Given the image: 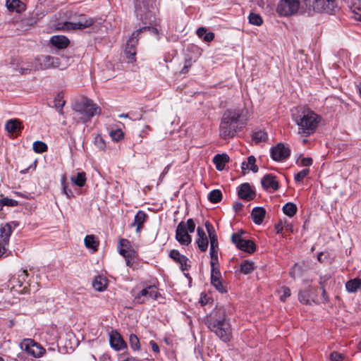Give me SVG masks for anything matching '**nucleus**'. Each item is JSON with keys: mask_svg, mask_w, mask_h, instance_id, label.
<instances>
[{"mask_svg": "<svg viewBox=\"0 0 361 361\" xmlns=\"http://www.w3.org/2000/svg\"><path fill=\"white\" fill-rule=\"evenodd\" d=\"M267 134L265 132L262 131V130L257 131V132L255 133V134L253 135V139L257 142L264 141L267 140Z\"/></svg>", "mask_w": 361, "mask_h": 361, "instance_id": "obj_44", "label": "nucleus"}, {"mask_svg": "<svg viewBox=\"0 0 361 361\" xmlns=\"http://www.w3.org/2000/svg\"><path fill=\"white\" fill-rule=\"evenodd\" d=\"M249 23L255 25H261L263 23L262 17L257 13H251L248 17Z\"/></svg>", "mask_w": 361, "mask_h": 361, "instance_id": "obj_40", "label": "nucleus"}, {"mask_svg": "<svg viewBox=\"0 0 361 361\" xmlns=\"http://www.w3.org/2000/svg\"><path fill=\"white\" fill-rule=\"evenodd\" d=\"M352 13L354 14L353 18L355 20H361V5L356 2H353L350 6Z\"/></svg>", "mask_w": 361, "mask_h": 361, "instance_id": "obj_38", "label": "nucleus"}, {"mask_svg": "<svg viewBox=\"0 0 361 361\" xmlns=\"http://www.w3.org/2000/svg\"><path fill=\"white\" fill-rule=\"evenodd\" d=\"M36 61L39 63V68L42 70L59 68L60 66L59 59L49 55L38 56Z\"/></svg>", "mask_w": 361, "mask_h": 361, "instance_id": "obj_15", "label": "nucleus"}, {"mask_svg": "<svg viewBox=\"0 0 361 361\" xmlns=\"http://www.w3.org/2000/svg\"><path fill=\"white\" fill-rule=\"evenodd\" d=\"M197 233L198 237L196 240V243L197 244L198 248L201 252H205L207 250L209 244V241L206 235V233L204 231L203 228L201 227H197Z\"/></svg>", "mask_w": 361, "mask_h": 361, "instance_id": "obj_19", "label": "nucleus"}, {"mask_svg": "<svg viewBox=\"0 0 361 361\" xmlns=\"http://www.w3.org/2000/svg\"><path fill=\"white\" fill-rule=\"evenodd\" d=\"M282 209L283 213L290 217L293 216L297 212V207L292 202L285 204Z\"/></svg>", "mask_w": 361, "mask_h": 361, "instance_id": "obj_34", "label": "nucleus"}, {"mask_svg": "<svg viewBox=\"0 0 361 361\" xmlns=\"http://www.w3.org/2000/svg\"><path fill=\"white\" fill-rule=\"evenodd\" d=\"M50 42L53 46L59 49H64L67 47L70 43L69 39L63 35H55L51 37Z\"/></svg>", "mask_w": 361, "mask_h": 361, "instance_id": "obj_24", "label": "nucleus"}, {"mask_svg": "<svg viewBox=\"0 0 361 361\" xmlns=\"http://www.w3.org/2000/svg\"><path fill=\"white\" fill-rule=\"evenodd\" d=\"M64 104H65V101L61 100V99H57V98L55 99V105L54 106H55L56 109L63 108Z\"/></svg>", "mask_w": 361, "mask_h": 361, "instance_id": "obj_61", "label": "nucleus"}, {"mask_svg": "<svg viewBox=\"0 0 361 361\" xmlns=\"http://www.w3.org/2000/svg\"><path fill=\"white\" fill-rule=\"evenodd\" d=\"M94 21L92 18L87 16L80 14L78 16L73 17L70 22L64 23V29L66 30H82L89 27L93 24Z\"/></svg>", "mask_w": 361, "mask_h": 361, "instance_id": "obj_10", "label": "nucleus"}, {"mask_svg": "<svg viewBox=\"0 0 361 361\" xmlns=\"http://www.w3.org/2000/svg\"><path fill=\"white\" fill-rule=\"evenodd\" d=\"M298 0H281L277 5L276 11L281 16L295 14L300 8Z\"/></svg>", "mask_w": 361, "mask_h": 361, "instance_id": "obj_7", "label": "nucleus"}, {"mask_svg": "<svg viewBox=\"0 0 361 361\" xmlns=\"http://www.w3.org/2000/svg\"><path fill=\"white\" fill-rule=\"evenodd\" d=\"M221 272L219 269H211V283L220 293H224L226 292V288L221 281Z\"/></svg>", "mask_w": 361, "mask_h": 361, "instance_id": "obj_18", "label": "nucleus"}, {"mask_svg": "<svg viewBox=\"0 0 361 361\" xmlns=\"http://www.w3.org/2000/svg\"><path fill=\"white\" fill-rule=\"evenodd\" d=\"M20 347L22 350L34 357H39L45 353V350L41 345L31 338L23 339L20 343Z\"/></svg>", "mask_w": 361, "mask_h": 361, "instance_id": "obj_8", "label": "nucleus"}, {"mask_svg": "<svg viewBox=\"0 0 361 361\" xmlns=\"http://www.w3.org/2000/svg\"><path fill=\"white\" fill-rule=\"evenodd\" d=\"M312 159L310 157L302 158L301 159V164L305 166H310L312 164Z\"/></svg>", "mask_w": 361, "mask_h": 361, "instance_id": "obj_56", "label": "nucleus"}, {"mask_svg": "<svg viewBox=\"0 0 361 361\" xmlns=\"http://www.w3.org/2000/svg\"><path fill=\"white\" fill-rule=\"evenodd\" d=\"M195 224L192 219H189L186 223L180 221L176 231V239L183 245H188L191 243L192 238L188 232L193 233Z\"/></svg>", "mask_w": 361, "mask_h": 361, "instance_id": "obj_6", "label": "nucleus"}, {"mask_svg": "<svg viewBox=\"0 0 361 361\" xmlns=\"http://www.w3.org/2000/svg\"><path fill=\"white\" fill-rule=\"evenodd\" d=\"M109 342L111 346L116 350H120L126 347V343L118 333H114L110 335Z\"/></svg>", "mask_w": 361, "mask_h": 361, "instance_id": "obj_22", "label": "nucleus"}, {"mask_svg": "<svg viewBox=\"0 0 361 361\" xmlns=\"http://www.w3.org/2000/svg\"><path fill=\"white\" fill-rule=\"evenodd\" d=\"M146 218H147L146 214L143 211H141V210H140L135 216L134 221L131 224V226L136 227L137 233L140 232V230L142 228V225L145 223Z\"/></svg>", "mask_w": 361, "mask_h": 361, "instance_id": "obj_25", "label": "nucleus"}, {"mask_svg": "<svg viewBox=\"0 0 361 361\" xmlns=\"http://www.w3.org/2000/svg\"><path fill=\"white\" fill-rule=\"evenodd\" d=\"M262 185L265 189H272L273 190H276L279 188L278 181L276 180V177L271 174L265 175L262 180Z\"/></svg>", "mask_w": 361, "mask_h": 361, "instance_id": "obj_21", "label": "nucleus"}, {"mask_svg": "<svg viewBox=\"0 0 361 361\" xmlns=\"http://www.w3.org/2000/svg\"><path fill=\"white\" fill-rule=\"evenodd\" d=\"M85 245L87 248L92 250L94 252L97 250L99 243L95 240L93 235H86L84 240Z\"/></svg>", "mask_w": 361, "mask_h": 361, "instance_id": "obj_32", "label": "nucleus"}, {"mask_svg": "<svg viewBox=\"0 0 361 361\" xmlns=\"http://www.w3.org/2000/svg\"><path fill=\"white\" fill-rule=\"evenodd\" d=\"M247 110L245 107L231 108L226 110L219 125V135L224 140L235 137L246 124Z\"/></svg>", "mask_w": 361, "mask_h": 361, "instance_id": "obj_1", "label": "nucleus"}, {"mask_svg": "<svg viewBox=\"0 0 361 361\" xmlns=\"http://www.w3.org/2000/svg\"><path fill=\"white\" fill-rule=\"evenodd\" d=\"M205 324L223 342L232 338L231 325L224 307H216L207 316Z\"/></svg>", "mask_w": 361, "mask_h": 361, "instance_id": "obj_2", "label": "nucleus"}, {"mask_svg": "<svg viewBox=\"0 0 361 361\" xmlns=\"http://www.w3.org/2000/svg\"><path fill=\"white\" fill-rule=\"evenodd\" d=\"M290 155V150L283 143H279L276 146L271 147V157L276 161H282L288 159Z\"/></svg>", "mask_w": 361, "mask_h": 361, "instance_id": "obj_14", "label": "nucleus"}, {"mask_svg": "<svg viewBox=\"0 0 361 361\" xmlns=\"http://www.w3.org/2000/svg\"><path fill=\"white\" fill-rule=\"evenodd\" d=\"M73 110L80 115V118L84 123L101 112L100 107L92 100L86 97L77 101L73 106Z\"/></svg>", "mask_w": 361, "mask_h": 361, "instance_id": "obj_4", "label": "nucleus"}, {"mask_svg": "<svg viewBox=\"0 0 361 361\" xmlns=\"http://www.w3.org/2000/svg\"><path fill=\"white\" fill-rule=\"evenodd\" d=\"M243 205L241 202H235L233 204V209H235V212L240 211L243 209Z\"/></svg>", "mask_w": 361, "mask_h": 361, "instance_id": "obj_64", "label": "nucleus"}, {"mask_svg": "<svg viewBox=\"0 0 361 361\" xmlns=\"http://www.w3.org/2000/svg\"><path fill=\"white\" fill-rule=\"evenodd\" d=\"M331 279L330 274H325L320 276L319 284L321 287H325L326 282Z\"/></svg>", "mask_w": 361, "mask_h": 361, "instance_id": "obj_53", "label": "nucleus"}, {"mask_svg": "<svg viewBox=\"0 0 361 361\" xmlns=\"http://www.w3.org/2000/svg\"><path fill=\"white\" fill-rule=\"evenodd\" d=\"M191 66V62H190V60L189 61H186L185 63V65L183 67V68L181 69L180 71V73L181 74H185L186 73H188V68Z\"/></svg>", "mask_w": 361, "mask_h": 361, "instance_id": "obj_60", "label": "nucleus"}, {"mask_svg": "<svg viewBox=\"0 0 361 361\" xmlns=\"http://www.w3.org/2000/svg\"><path fill=\"white\" fill-rule=\"evenodd\" d=\"M2 202L4 206L15 207L18 205V201L8 197L2 198Z\"/></svg>", "mask_w": 361, "mask_h": 361, "instance_id": "obj_51", "label": "nucleus"}, {"mask_svg": "<svg viewBox=\"0 0 361 361\" xmlns=\"http://www.w3.org/2000/svg\"><path fill=\"white\" fill-rule=\"evenodd\" d=\"M238 194L240 199L247 201L252 200L255 197V192L252 190L250 184L247 183L240 185Z\"/></svg>", "mask_w": 361, "mask_h": 361, "instance_id": "obj_17", "label": "nucleus"}, {"mask_svg": "<svg viewBox=\"0 0 361 361\" xmlns=\"http://www.w3.org/2000/svg\"><path fill=\"white\" fill-rule=\"evenodd\" d=\"M150 345L152 346V349L154 353H159V348L158 345L153 341H151L149 343Z\"/></svg>", "mask_w": 361, "mask_h": 361, "instance_id": "obj_62", "label": "nucleus"}, {"mask_svg": "<svg viewBox=\"0 0 361 361\" xmlns=\"http://www.w3.org/2000/svg\"><path fill=\"white\" fill-rule=\"evenodd\" d=\"M138 42V36H137V32H134L130 38L128 40L126 49L125 54L126 57L130 61H133L135 60V56L136 54V45Z\"/></svg>", "mask_w": 361, "mask_h": 361, "instance_id": "obj_16", "label": "nucleus"}, {"mask_svg": "<svg viewBox=\"0 0 361 361\" xmlns=\"http://www.w3.org/2000/svg\"><path fill=\"white\" fill-rule=\"evenodd\" d=\"M207 31V28L204 27H199L197 31H196V33L197 35V36L200 38H203V37L204 36V35L206 34V32Z\"/></svg>", "mask_w": 361, "mask_h": 361, "instance_id": "obj_58", "label": "nucleus"}, {"mask_svg": "<svg viewBox=\"0 0 361 361\" xmlns=\"http://www.w3.org/2000/svg\"><path fill=\"white\" fill-rule=\"evenodd\" d=\"M129 343H130V347L134 350H138L140 349V341L136 335H135V334L130 335Z\"/></svg>", "mask_w": 361, "mask_h": 361, "instance_id": "obj_41", "label": "nucleus"}, {"mask_svg": "<svg viewBox=\"0 0 361 361\" xmlns=\"http://www.w3.org/2000/svg\"><path fill=\"white\" fill-rule=\"evenodd\" d=\"M266 210L263 207H255L251 213L252 219L256 224H260L264 218Z\"/></svg>", "mask_w": 361, "mask_h": 361, "instance_id": "obj_28", "label": "nucleus"}, {"mask_svg": "<svg viewBox=\"0 0 361 361\" xmlns=\"http://www.w3.org/2000/svg\"><path fill=\"white\" fill-rule=\"evenodd\" d=\"M210 264L211 269H219L218 257H212Z\"/></svg>", "mask_w": 361, "mask_h": 361, "instance_id": "obj_54", "label": "nucleus"}, {"mask_svg": "<svg viewBox=\"0 0 361 361\" xmlns=\"http://www.w3.org/2000/svg\"><path fill=\"white\" fill-rule=\"evenodd\" d=\"M61 185L63 188V193L65 194L67 197L71 198L73 197V192L71 189L68 188L66 177L63 176L61 179Z\"/></svg>", "mask_w": 361, "mask_h": 361, "instance_id": "obj_43", "label": "nucleus"}, {"mask_svg": "<svg viewBox=\"0 0 361 361\" xmlns=\"http://www.w3.org/2000/svg\"><path fill=\"white\" fill-rule=\"evenodd\" d=\"M228 161L229 157L226 154H216L213 158V162L218 171H222Z\"/></svg>", "mask_w": 361, "mask_h": 361, "instance_id": "obj_26", "label": "nucleus"}, {"mask_svg": "<svg viewBox=\"0 0 361 361\" xmlns=\"http://www.w3.org/2000/svg\"><path fill=\"white\" fill-rule=\"evenodd\" d=\"M33 150L37 153H42L47 150V145L42 141H36L32 145Z\"/></svg>", "mask_w": 361, "mask_h": 361, "instance_id": "obj_39", "label": "nucleus"}, {"mask_svg": "<svg viewBox=\"0 0 361 361\" xmlns=\"http://www.w3.org/2000/svg\"><path fill=\"white\" fill-rule=\"evenodd\" d=\"M6 6L11 12L20 13L25 10V5L20 0H6Z\"/></svg>", "mask_w": 361, "mask_h": 361, "instance_id": "obj_23", "label": "nucleus"}, {"mask_svg": "<svg viewBox=\"0 0 361 361\" xmlns=\"http://www.w3.org/2000/svg\"><path fill=\"white\" fill-rule=\"evenodd\" d=\"M255 162H256V159L254 156H250L247 158V164H248V166H250V169L254 173H256L258 171V166L255 164Z\"/></svg>", "mask_w": 361, "mask_h": 361, "instance_id": "obj_48", "label": "nucleus"}, {"mask_svg": "<svg viewBox=\"0 0 361 361\" xmlns=\"http://www.w3.org/2000/svg\"><path fill=\"white\" fill-rule=\"evenodd\" d=\"M208 199L212 203H218L222 199V193L219 190H213L209 193Z\"/></svg>", "mask_w": 361, "mask_h": 361, "instance_id": "obj_37", "label": "nucleus"}, {"mask_svg": "<svg viewBox=\"0 0 361 361\" xmlns=\"http://www.w3.org/2000/svg\"><path fill=\"white\" fill-rule=\"evenodd\" d=\"M219 247H210L209 255L210 258L218 257Z\"/></svg>", "mask_w": 361, "mask_h": 361, "instance_id": "obj_59", "label": "nucleus"}, {"mask_svg": "<svg viewBox=\"0 0 361 361\" xmlns=\"http://www.w3.org/2000/svg\"><path fill=\"white\" fill-rule=\"evenodd\" d=\"M158 297L157 288L155 286H148L139 291L134 298V302L143 304L149 300H155Z\"/></svg>", "mask_w": 361, "mask_h": 361, "instance_id": "obj_11", "label": "nucleus"}, {"mask_svg": "<svg viewBox=\"0 0 361 361\" xmlns=\"http://www.w3.org/2000/svg\"><path fill=\"white\" fill-rule=\"evenodd\" d=\"M5 128L9 133H18L22 129L21 123L18 119L8 120L5 125Z\"/></svg>", "mask_w": 361, "mask_h": 361, "instance_id": "obj_27", "label": "nucleus"}, {"mask_svg": "<svg viewBox=\"0 0 361 361\" xmlns=\"http://www.w3.org/2000/svg\"><path fill=\"white\" fill-rule=\"evenodd\" d=\"M231 240L236 247L244 252L252 253L255 250V245L251 240H245L242 238V233H235L232 235Z\"/></svg>", "mask_w": 361, "mask_h": 361, "instance_id": "obj_12", "label": "nucleus"}, {"mask_svg": "<svg viewBox=\"0 0 361 361\" xmlns=\"http://www.w3.org/2000/svg\"><path fill=\"white\" fill-rule=\"evenodd\" d=\"M12 233L11 224L7 223L0 226V257H1L6 251V247L9 243V238Z\"/></svg>", "mask_w": 361, "mask_h": 361, "instance_id": "obj_13", "label": "nucleus"}, {"mask_svg": "<svg viewBox=\"0 0 361 361\" xmlns=\"http://www.w3.org/2000/svg\"><path fill=\"white\" fill-rule=\"evenodd\" d=\"M214 33L212 32H206V34L203 37L204 41H205L207 42H212L214 39Z\"/></svg>", "mask_w": 361, "mask_h": 361, "instance_id": "obj_55", "label": "nucleus"}, {"mask_svg": "<svg viewBox=\"0 0 361 361\" xmlns=\"http://www.w3.org/2000/svg\"><path fill=\"white\" fill-rule=\"evenodd\" d=\"M309 11L335 13L338 10L336 0H304Z\"/></svg>", "mask_w": 361, "mask_h": 361, "instance_id": "obj_5", "label": "nucleus"}, {"mask_svg": "<svg viewBox=\"0 0 361 361\" xmlns=\"http://www.w3.org/2000/svg\"><path fill=\"white\" fill-rule=\"evenodd\" d=\"M169 256L172 258L175 262L178 263L180 265V267L183 271L188 270V258L185 255H181L178 250H172Z\"/></svg>", "mask_w": 361, "mask_h": 361, "instance_id": "obj_20", "label": "nucleus"}, {"mask_svg": "<svg viewBox=\"0 0 361 361\" xmlns=\"http://www.w3.org/2000/svg\"><path fill=\"white\" fill-rule=\"evenodd\" d=\"M110 137L114 141H118L123 137V133L121 130H113L110 133Z\"/></svg>", "mask_w": 361, "mask_h": 361, "instance_id": "obj_49", "label": "nucleus"}, {"mask_svg": "<svg viewBox=\"0 0 361 361\" xmlns=\"http://www.w3.org/2000/svg\"><path fill=\"white\" fill-rule=\"evenodd\" d=\"M135 7L137 18L145 24L150 23L152 15L149 9V0H135Z\"/></svg>", "mask_w": 361, "mask_h": 361, "instance_id": "obj_9", "label": "nucleus"}, {"mask_svg": "<svg viewBox=\"0 0 361 361\" xmlns=\"http://www.w3.org/2000/svg\"><path fill=\"white\" fill-rule=\"evenodd\" d=\"M94 145H96V147L98 149H99L101 150H104L105 148H106V143L104 142V140L100 135H97V136L95 137V138H94Z\"/></svg>", "mask_w": 361, "mask_h": 361, "instance_id": "obj_46", "label": "nucleus"}, {"mask_svg": "<svg viewBox=\"0 0 361 361\" xmlns=\"http://www.w3.org/2000/svg\"><path fill=\"white\" fill-rule=\"evenodd\" d=\"M209 240H210V247H219L216 235H213V236L209 237Z\"/></svg>", "mask_w": 361, "mask_h": 361, "instance_id": "obj_57", "label": "nucleus"}, {"mask_svg": "<svg viewBox=\"0 0 361 361\" xmlns=\"http://www.w3.org/2000/svg\"><path fill=\"white\" fill-rule=\"evenodd\" d=\"M344 359V355L338 352H333L330 355V360L331 361H343Z\"/></svg>", "mask_w": 361, "mask_h": 361, "instance_id": "obj_50", "label": "nucleus"}, {"mask_svg": "<svg viewBox=\"0 0 361 361\" xmlns=\"http://www.w3.org/2000/svg\"><path fill=\"white\" fill-rule=\"evenodd\" d=\"M92 286L95 290L103 291L106 288L107 279L102 276H97L92 281Z\"/></svg>", "mask_w": 361, "mask_h": 361, "instance_id": "obj_29", "label": "nucleus"}, {"mask_svg": "<svg viewBox=\"0 0 361 361\" xmlns=\"http://www.w3.org/2000/svg\"><path fill=\"white\" fill-rule=\"evenodd\" d=\"M321 288L322 290V299H323L324 302H328L329 298L327 296V293H326V291L325 290V287H321Z\"/></svg>", "mask_w": 361, "mask_h": 361, "instance_id": "obj_63", "label": "nucleus"}, {"mask_svg": "<svg viewBox=\"0 0 361 361\" xmlns=\"http://www.w3.org/2000/svg\"><path fill=\"white\" fill-rule=\"evenodd\" d=\"M255 269V264L253 262L245 260L240 264V271L244 274H248Z\"/></svg>", "mask_w": 361, "mask_h": 361, "instance_id": "obj_35", "label": "nucleus"}, {"mask_svg": "<svg viewBox=\"0 0 361 361\" xmlns=\"http://www.w3.org/2000/svg\"><path fill=\"white\" fill-rule=\"evenodd\" d=\"M310 173V169H305L300 171H299L298 173H297L295 175V180L296 182H300L302 181Z\"/></svg>", "mask_w": 361, "mask_h": 361, "instance_id": "obj_45", "label": "nucleus"}, {"mask_svg": "<svg viewBox=\"0 0 361 361\" xmlns=\"http://www.w3.org/2000/svg\"><path fill=\"white\" fill-rule=\"evenodd\" d=\"M293 119L298 126V133L308 137L317 130L322 118L310 109H302L293 114Z\"/></svg>", "mask_w": 361, "mask_h": 361, "instance_id": "obj_3", "label": "nucleus"}, {"mask_svg": "<svg viewBox=\"0 0 361 361\" xmlns=\"http://www.w3.org/2000/svg\"><path fill=\"white\" fill-rule=\"evenodd\" d=\"M204 226L206 227L209 237L213 236V235H216L214 228L209 221H206L204 224Z\"/></svg>", "mask_w": 361, "mask_h": 361, "instance_id": "obj_52", "label": "nucleus"}, {"mask_svg": "<svg viewBox=\"0 0 361 361\" xmlns=\"http://www.w3.org/2000/svg\"><path fill=\"white\" fill-rule=\"evenodd\" d=\"M345 288L349 293L356 292L357 290L361 289V279L356 278L348 281L345 284Z\"/></svg>", "mask_w": 361, "mask_h": 361, "instance_id": "obj_31", "label": "nucleus"}, {"mask_svg": "<svg viewBox=\"0 0 361 361\" xmlns=\"http://www.w3.org/2000/svg\"><path fill=\"white\" fill-rule=\"evenodd\" d=\"M71 181L79 187H82L86 183L85 173H78L75 177H71Z\"/></svg>", "mask_w": 361, "mask_h": 361, "instance_id": "obj_36", "label": "nucleus"}, {"mask_svg": "<svg viewBox=\"0 0 361 361\" xmlns=\"http://www.w3.org/2000/svg\"><path fill=\"white\" fill-rule=\"evenodd\" d=\"M149 31L150 33L157 35L158 34V31L155 27H150V26H144L142 27H140V29L137 30L135 32H137V36H139L140 33Z\"/></svg>", "mask_w": 361, "mask_h": 361, "instance_id": "obj_47", "label": "nucleus"}, {"mask_svg": "<svg viewBox=\"0 0 361 361\" xmlns=\"http://www.w3.org/2000/svg\"><path fill=\"white\" fill-rule=\"evenodd\" d=\"M279 292L281 293L280 300L282 302H285L286 300L290 296V290L286 286L281 287Z\"/></svg>", "mask_w": 361, "mask_h": 361, "instance_id": "obj_42", "label": "nucleus"}, {"mask_svg": "<svg viewBox=\"0 0 361 361\" xmlns=\"http://www.w3.org/2000/svg\"><path fill=\"white\" fill-rule=\"evenodd\" d=\"M130 242L127 239H121L119 241L118 251L123 257L132 256L133 251L129 250Z\"/></svg>", "mask_w": 361, "mask_h": 361, "instance_id": "obj_30", "label": "nucleus"}, {"mask_svg": "<svg viewBox=\"0 0 361 361\" xmlns=\"http://www.w3.org/2000/svg\"><path fill=\"white\" fill-rule=\"evenodd\" d=\"M299 301L305 305H312L314 302L313 299H311L309 290H300L298 293Z\"/></svg>", "mask_w": 361, "mask_h": 361, "instance_id": "obj_33", "label": "nucleus"}]
</instances>
